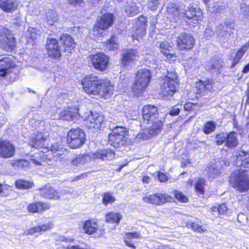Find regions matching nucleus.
Instances as JSON below:
<instances>
[{
    "label": "nucleus",
    "mask_w": 249,
    "mask_h": 249,
    "mask_svg": "<svg viewBox=\"0 0 249 249\" xmlns=\"http://www.w3.org/2000/svg\"><path fill=\"white\" fill-rule=\"evenodd\" d=\"M85 91L89 94L100 95L106 98L109 92V82L94 75H88L82 81Z\"/></svg>",
    "instance_id": "f257e3e1"
},
{
    "label": "nucleus",
    "mask_w": 249,
    "mask_h": 249,
    "mask_svg": "<svg viewBox=\"0 0 249 249\" xmlns=\"http://www.w3.org/2000/svg\"><path fill=\"white\" fill-rule=\"evenodd\" d=\"M142 116L144 123L151 124L149 130L150 134L155 136L161 131L163 121L159 118L157 107L151 105L144 106L142 110Z\"/></svg>",
    "instance_id": "f03ea898"
},
{
    "label": "nucleus",
    "mask_w": 249,
    "mask_h": 249,
    "mask_svg": "<svg viewBox=\"0 0 249 249\" xmlns=\"http://www.w3.org/2000/svg\"><path fill=\"white\" fill-rule=\"evenodd\" d=\"M151 78V72L149 69L138 70L136 75L135 82L132 86V89L135 96H139L145 90Z\"/></svg>",
    "instance_id": "7ed1b4c3"
},
{
    "label": "nucleus",
    "mask_w": 249,
    "mask_h": 249,
    "mask_svg": "<svg viewBox=\"0 0 249 249\" xmlns=\"http://www.w3.org/2000/svg\"><path fill=\"white\" fill-rule=\"evenodd\" d=\"M108 152L107 149L99 150L95 152H90L87 154L76 155L71 160V164L74 166H80L91 160L100 159L102 160H108Z\"/></svg>",
    "instance_id": "20e7f679"
},
{
    "label": "nucleus",
    "mask_w": 249,
    "mask_h": 249,
    "mask_svg": "<svg viewBox=\"0 0 249 249\" xmlns=\"http://www.w3.org/2000/svg\"><path fill=\"white\" fill-rule=\"evenodd\" d=\"M230 182L233 187L241 192L249 189V178L245 170L241 168L234 171L230 178Z\"/></svg>",
    "instance_id": "39448f33"
},
{
    "label": "nucleus",
    "mask_w": 249,
    "mask_h": 249,
    "mask_svg": "<svg viewBox=\"0 0 249 249\" xmlns=\"http://www.w3.org/2000/svg\"><path fill=\"white\" fill-rule=\"evenodd\" d=\"M178 82L177 73L173 70H168L161 88L164 99H168L174 95L176 91V85Z\"/></svg>",
    "instance_id": "423d86ee"
},
{
    "label": "nucleus",
    "mask_w": 249,
    "mask_h": 249,
    "mask_svg": "<svg viewBox=\"0 0 249 249\" xmlns=\"http://www.w3.org/2000/svg\"><path fill=\"white\" fill-rule=\"evenodd\" d=\"M85 142L86 135L81 129L72 128L68 132L67 142L71 148L73 149L79 148Z\"/></svg>",
    "instance_id": "0eeeda50"
},
{
    "label": "nucleus",
    "mask_w": 249,
    "mask_h": 249,
    "mask_svg": "<svg viewBox=\"0 0 249 249\" xmlns=\"http://www.w3.org/2000/svg\"><path fill=\"white\" fill-rule=\"evenodd\" d=\"M126 128L122 126H116L111 129L110 133V145L115 148L123 145L127 139Z\"/></svg>",
    "instance_id": "6e6552de"
},
{
    "label": "nucleus",
    "mask_w": 249,
    "mask_h": 249,
    "mask_svg": "<svg viewBox=\"0 0 249 249\" xmlns=\"http://www.w3.org/2000/svg\"><path fill=\"white\" fill-rule=\"evenodd\" d=\"M216 143L217 145L223 144L229 149L236 147L238 144L237 133L232 131L230 133H221L216 136Z\"/></svg>",
    "instance_id": "1a4fd4ad"
},
{
    "label": "nucleus",
    "mask_w": 249,
    "mask_h": 249,
    "mask_svg": "<svg viewBox=\"0 0 249 249\" xmlns=\"http://www.w3.org/2000/svg\"><path fill=\"white\" fill-rule=\"evenodd\" d=\"M172 198L166 194L155 193L152 195H146L142 196V200L145 203L160 206L172 200Z\"/></svg>",
    "instance_id": "9d476101"
},
{
    "label": "nucleus",
    "mask_w": 249,
    "mask_h": 249,
    "mask_svg": "<svg viewBox=\"0 0 249 249\" xmlns=\"http://www.w3.org/2000/svg\"><path fill=\"white\" fill-rule=\"evenodd\" d=\"M90 64L95 69L103 71L107 69L108 57L104 53H97L89 56Z\"/></svg>",
    "instance_id": "9b49d317"
},
{
    "label": "nucleus",
    "mask_w": 249,
    "mask_h": 249,
    "mask_svg": "<svg viewBox=\"0 0 249 249\" xmlns=\"http://www.w3.org/2000/svg\"><path fill=\"white\" fill-rule=\"evenodd\" d=\"M184 15L186 17L185 22L188 23L190 27H194L201 19L202 13L199 8L188 7V9L185 11Z\"/></svg>",
    "instance_id": "f8f14e48"
},
{
    "label": "nucleus",
    "mask_w": 249,
    "mask_h": 249,
    "mask_svg": "<svg viewBox=\"0 0 249 249\" xmlns=\"http://www.w3.org/2000/svg\"><path fill=\"white\" fill-rule=\"evenodd\" d=\"M46 47L50 57L55 59L60 57L61 52L57 40L53 38H48Z\"/></svg>",
    "instance_id": "ddd939ff"
},
{
    "label": "nucleus",
    "mask_w": 249,
    "mask_h": 249,
    "mask_svg": "<svg viewBox=\"0 0 249 249\" xmlns=\"http://www.w3.org/2000/svg\"><path fill=\"white\" fill-rule=\"evenodd\" d=\"M177 42L181 50L190 49L194 46L195 40L191 35L183 32L178 36Z\"/></svg>",
    "instance_id": "4468645a"
},
{
    "label": "nucleus",
    "mask_w": 249,
    "mask_h": 249,
    "mask_svg": "<svg viewBox=\"0 0 249 249\" xmlns=\"http://www.w3.org/2000/svg\"><path fill=\"white\" fill-rule=\"evenodd\" d=\"M85 122L87 126L89 129L91 130L93 128L98 129L100 128L103 122V116L98 113H93L90 112V114L88 116Z\"/></svg>",
    "instance_id": "2eb2a0df"
},
{
    "label": "nucleus",
    "mask_w": 249,
    "mask_h": 249,
    "mask_svg": "<svg viewBox=\"0 0 249 249\" xmlns=\"http://www.w3.org/2000/svg\"><path fill=\"white\" fill-rule=\"evenodd\" d=\"M15 153V147L11 143L6 141L0 142V156L1 157L9 158L13 157Z\"/></svg>",
    "instance_id": "dca6fc26"
},
{
    "label": "nucleus",
    "mask_w": 249,
    "mask_h": 249,
    "mask_svg": "<svg viewBox=\"0 0 249 249\" xmlns=\"http://www.w3.org/2000/svg\"><path fill=\"white\" fill-rule=\"evenodd\" d=\"M77 107H69L63 110L60 113V117L64 120L71 121L78 119L80 116Z\"/></svg>",
    "instance_id": "f3484780"
},
{
    "label": "nucleus",
    "mask_w": 249,
    "mask_h": 249,
    "mask_svg": "<svg viewBox=\"0 0 249 249\" xmlns=\"http://www.w3.org/2000/svg\"><path fill=\"white\" fill-rule=\"evenodd\" d=\"M15 64L8 57L0 60V76L5 77L11 72V69L14 68Z\"/></svg>",
    "instance_id": "a211bd4d"
},
{
    "label": "nucleus",
    "mask_w": 249,
    "mask_h": 249,
    "mask_svg": "<svg viewBox=\"0 0 249 249\" xmlns=\"http://www.w3.org/2000/svg\"><path fill=\"white\" fill-rule=\"evenodd\" d=\"M39 194L47 199H59L60 198L59 193L50 185H46L39 189Z\"/></svg>",
    "instance_id": "6ab92c4d"
},
{
    "label": "nucleus",
    "mask_w": 249,
    "mask_h": 249,
    "mask_svg": "<svg viewBox=\"0 0 249 249\" xmlns=\"http://www.w3.org/2000/svg\"><path fill=\"white\" fill-rule=\"evenodd\" d=\"M139 53L136 50L133 49L124 50L122 59L123 65L124 66L128 65L130 62L136 59Z\"/></svg>",
    "instance_id": "aec40b11"
},
{
    "label": "nucleus",
    "mask_w": 249,
    "mask_h": 249,
    "mask_svg": "<svg viewBox=\"0 0 249 249\" xmlns=\"http://www.w3.org/2000/svg\"><path fill=\"white\" fill-rule=\"evenodd\" d=\"M46 137L41 132L34 133L29 140V145L33 148H38L42 147L44 145Z\"/></svg>",
    "instance_id": "412c9836"
},
{
    "label": "nucleus",
    "mask_w": 249,
    "mask_h": 249,
    "mask_svg": "<svg viewBox=\"0 0 249 249\" xmlns=\"http://www.w3.org/2000/svg\"><path fill=\"white\" fill-rule=\"evenodd\" d=\"M50 208V205L48 203L36 202L28 205L27 210L31 213H42L44 211L49 210Z\"/></svg>",
    "instance_id": "4be33fe9"
},
{
    "label": "nucleus",
    "mask_w": 249,
    "mask_h": 249,
    "mask_svg": "<svg viewBox=\"0 0 249 249\" xmlns=\"http://www.w3.org/2000/svg\"><path fill=\"white\" fill-rule=\"evenodd\" d=\"M60 41L64 45L65 51L69 53H71L73 50L75 44L71 36L65 34L60 37Z\"/></svg>",
    "instance_id": "5701e85b"
},
{
    "label": "nucleus",
    "mask_w": 249,
    "mask_h": 249,
    "mask_svg": "<svg viewBox=\"0 0 249 249\" xmlns=\"http://www.w3.org/2000/svg\"><path fill=\"white\" fill-rule=\"evenodd\" d=\"M104 9H102L101 14L103 16L101 18H99L97 19V23L95 24V28H97V31L99 29L106 30L109 27V13H105Z\"/></svg>",
    "instance_id": "b1692460"
},
{
    "label": "nucleus",
    "mask_w": 249,
    "mask_h": 249,
    "mask_svg": "<svg viewBox=\"0 0 249 249\" xmlns=\"http://www.w3.org/2000/svg\"><path fill=\"white\" fill-rule=\"evenodd\" d=\"M212 88V84L209 81L204 82L200 80L196 83V93L200 95H205Z\"/></svg>",
    "instance_id": "393cba45"
},
{
    "label": "nucleus",
    "mask_w": 249,
    "mask_h": 249,
    "mask_svg": "<svg viewBox=\"0 0 249 249\" xmlns=\"http://www.w3.org/2000/svg\"><path fill=\"white\" fill-rule=\"evenodd\" d=\"M208 178L210 179H213L220 176L222 173V167L217 163L210 165L206 169Z\"/></svg>",
    "instance_id": "a878e982"
},
{
    "label": "nucleus",
    "mask_w": 249,
    "mask_h": 249,
    "mask_svg": "<svg viewBox=\"0 0 249 249\" xmlns=\"http://www.w3.org/2000/svg\"><path fill=\"white\" fill-rule=\"evenodd\" d=\"M9 163L15 169L22 170L30 167V161L24 159L10 160Z\"/></svg>",
    "instance_id": "bb28decb"
},
{
    "label": "nucleus",
    "mask_w": 249,
    "mask_h": 249,
    "mask_svg": "<svg viewBox=\"0 0 249 249\" xmlns=\"http://www.w3.org/2000/svg\"><path fill=\"white\" fill-rule=\"evenodd\" d=\"M161 53L168 59H171L175 57L172 51V46L167 41H164L160 44Z\"/></svg>",
    "instance_id": "cd10ccee"
},
{
    "label": "nucleus",
    "mask_w": 249,
    "mask_h": 249,
    "mask_svg": "<svg viewBox=\"0 0 249 249\" xmlns=\"http://www.w3.org/2000/svg\"><path fill=\"white\" fill-rule=\"evenodd\" d=\"M18 5L17 2L15 0H0V8L7 12L15 10Z\"/></svg>",
    "instance_id": "c85d7f7f"
},
{
    "label": "nucleus",
    "mask_w": 249,
    "mask_h": 249,
    "mask_svg": "<svg viewBox=\"0 0 249 249\" xmlns=\"http://www.w3.org/2000/svg\"><path fill=\"white\" fill-rule=\"evenodd\" d=\"M126 14L129 16H134L140 12V8L137 6L136 2L130 0L125 6Z\"/></svg>",
    "instance_id": "c756f323"
},
{
    "label": "nucleus",
    "mask_w": 249,
    "mask_h": 249,
    "mask_svg": "<svg viewBox=\"0 0 249 249\" xmlns=\"http://www.w3.org/2000/svg\"><path fill=\"white\" fill-rule=\"evenodd\" d=\"M53 225L51 223L43 224L42 225L38 226L32 228L25 232V234L27 235H32L36 233H38L41 231H44L52 229Z\"/></svg>",
    "instance_id": "7c9ffc66"
},
{
    "label": "nucleus",
    "mask_w": 249,
    "mask_h": 249,
    "mask_svg": "<svg viewBox=\"0 0 249 249\" xmlns=\"http://www.w3.org/2000/svg\"><path fill=\"white\" fill-rule=\"evenodd\" d=\"M223 66V62L221 60L213 58L211 59L210 66H207L209 71L213 73H220V70Z\"/></svg>",
    "instance_id": "2f4dec72"
},
{
    "label": "nucleus",
    "mask_w": 249,
    "mask_h": 249,
    "mask_svg": "<svg viewBox=\"0 0 249 249\" xmlns=\"http://www.w3.org/2000/svg\"><path fill=\"white\" fill-rule=\"evenodd\" d=\"M249 48V43H245L240 48L236 53V55L232 60L231 68H233L241 60Z\"/></svg>",
    "instance_id": "473e14b6"
},
{
    "label": "nucleus",
    "mask_w": 249,
    "mask_h": 249,
    "mask_svg": "<svg viewBox=\"0 0 249 249\" xmlns=\"http://www.w3.org/2000/svg\"><path fill=\"white\" fill-rule=\"evenodd\" d=\"M7 33L8 34L5 33V36L3 39L4 43L6 44L5 47L7 50H12L15 47V38L13 35L10 34V32Z\"/></svg>",
    "instance_id": "72a5a7b5"
},
{
    "label": "nucleus",
    "mask_w": 249,
    "mask_h": 249,
    "mask_svg": "<svg viewBox=\"0 0 249 249\" xmlns=\"http://www.w3.org/2000/svg\"><path fill=\"white\" fill-rule=\"evenodd\" d=\"M83 229L85 233L92 234L97 230V224L95 221L87 220L84 223Z\"/></svg>",
    "instance_id": "f704fd0d"
},
{
    "label": "nucleus",
    "mask_w": 249,
    "mask_h": 249,
    "mask_svg": "<svg viewBox=\"0 0 249 249\" xmlns=\"http://www.w3.org/2000/svg\"><path fill=\"white\" fill-rule=\"evenodd\" d=\"M244 156L239 154L237 157L236 164L238 166H243L244 168H249V154L245 155L244 152H242Z\"/></svg>",
    "instance_id": "c9c22d12"
},
{
    "label": "nucleus",
    "mask_w": 249,
    "mask_h": 249,
    "mask_svg": "<svg viewBox=\"0 0 249 249\" xmlns=\"http://www.w3.org/2000/svg\"><path fill=\"white\" fill-rule=\"evenodd\" d=\"M235 25L233 22H226L223 21L217 26V30L219 31H228L229 30H236L235 28Z\"/></svg>",
    "instance_id": "e433bc0d"
},
{
    "label": "nucleus",
    "mask_w": 249,
    "mask_h": 249,
    "mask_svg": "<svg viewBox=\"0 0 249 249\" xmlns=\"http://www.w3.org/2000/svg\"><path fill=\"white\" fill-rule=\"evenodd\" d=\"M47 23L49 26L54 24L57 20V14L56 11L49 10L46 13Z\"/></svg>",
    "instance_id": "4c0bfd02"
},
{
    "label": "nucleus",
    "mask_w": 249,
    "mask_h": 249,
    "mask_svg": "<svg viewBox=\"0 0 249 249\" xmlns=\"http://www.w3.org/2000/svg\"><path fill=\"white\" fill-rule=\"evenodd\" d=\"M146 22L147 19L145 17L143 16L140 17L136 21V30L137 31H145Z\"/></svg>",
    "instance_id": "58836bf2"
},
{
    "label": "nucleus",
    "mask_w": 249,
    "mask_h": 249,
    "mask_svg": "<svg viewBox=\"0 0 249 249\" xmlns=\"http://www.w3.org/2000/svg\"><path fill=\"white\" fill-rule=\"evenodd\" d=\"M15 185L17 188L23 190L32 188L34 183L32 182L19 179L16 181Z\"/></svg>",
    "instance_id": "ea45409f"
},
{
    "label": "nucleus",
    "mask_w": 249,
    "mask_h": 249,
    "mask_svg": "<svg viewBox=\"0 0 249 249\" xmlns=\"http://www.w3.org/2000/svg\"><path fill=\"white\" fill-rule=\"evenodd\" d=\"M216 128V124L214 122L211 121L207 122L204 125L203 131L206 134H209L213 132Z\"/></svg>",
    "instance_id": "a19ab883"
},
{
    "label": "nucleus",
    "mask_w": 249,
    "mask_h": 249,
    "mask_svg": "<svg viewBox=\"0 0 249 249\" xmlns=\"http://www.w3.org/2000/svg\"><path fill=\"white\" fill-rule=\"evenodd\" d=\"M122 216L120 213H110V223L112 222L115 224V226L112 228L114 229L117 225H118L121 219Z\"/></svg>",
    "instance_id": "79ce46f5"
},
{
    "label": "nucleus",
    "mask_w": 249,
    "mask_h": 249,
    "mask_svg": "<svg viewBox=\"0 0 249 249\" xmlns=\"http://www.w3.org/2000/svg\"><path fill=\"white\" fill-rule=\"evenodd\" d=\"M240 12L245 17H249V0H242Z\"/></svg>",
    "instance_id": "37998d69"
},
{
    "label": "nucleus",
    "mask_w": 249,
    "mask_h": 249,
    "mask_svg": "<svg viewBox=\"0 0 249 249\" xmlns=\"http://www.w3.org/2000/svg\"><path fill=\"white\" fill-rule=\"evenodd\" d=\"M110 52L111 51H114V53H118L119 52V45L117 42V40L113 36L110 38Z\"/></svg>",
    "instance_id": "c03bdc74"
},
{
    "label": "nucleus",
    "mask_w": 249,
    "mask_h": 249,
    "mask_svg": "<svg viewBox=\"0 0 249 249\" xmlns=\"http://www.w3.org/2000/svg\"><path fill=\"white\" fill-rule=\"evenodd\" d=\"M205 185V180L202 178L198 179L195 185L196 191L200 195L204 193V186Z\"/></svg>",
    "instance_id": "a18cd8bd"
},
{
    "label": "nucleus",
    "mask_w": 249,
    "mask_h": 249,
    "mask_svg": "<svg viewBox=\"0 0 249 249\" xmlns=\"http://www.w3.org/2000/svg\"><path fill=\"white\" fill-rule=\"evenodd\" d=\"M186 226L188 228H191L195 231L201 232L203 231L202 226L192 222H188L186 224Z\"/></svg>",
    "instance_id": "49530a36"
},
{
    "label": "nucleus",
    "mask_w": 249,
    "mask_h": 249,
    "mask_svg": "<svg viewBox=\"0 0 249 249\" xmlns=\"http://www.w3.org/2000/svg\"><path fill=\"white\" fill-rule=\"evenodd\" d=\"M173 194L175 198L181 202H186L188 201V198L179 191L175 190Z\"/></svg>",
    "instance_id": "de8ad7c7"
},
{
    "label": "nucleus",
    "mask_w": 249,
    "mask_h": 249,
    "mask_svg": "<svg viewBox=\"0 0 249 249\" xmlns=\"http://www.w3.org/2000/svg\"><path fill=\"white\" fill-rule=\"evenodd\" d=\"M160 0H148V6L152 11L156 9L157 5L159 4Z\"/></svg>",
    "instance_id": "09e8293b"
},
{
    "label": "nucleus",
    "mask_w": 249,
    "mask_h": 249,
    "mask_svg": "<svg viewBox=\"0 0 249 249\" xmlns=\"http://www.w3.org/2000/svg\"><path fill=\"white\" fill-rule=\"evenodd\" d=\"M140 237V235L139 233L137 232H128L125 233V239L131 240L132 239L134 238H139Z\"/></svg>",
    "instance_id": "8fccbe9b"
},
{
    "label": "nucleus",
    "mask_w": 249,
    "mask_h": 249,
    "mask_svg": "<svg viewBox=\"0 0 249 249\" xmlns=\"http://www.w3.org/2000/svg\"><path fill=\"white\" fill-rule=\"evenodd\" d=\"M25 37L27 39V41L29 40L34 41L37 37L36 32H26Z\"/></svg>",
    "instance_id": "3c124183"
},
{
    "label": "nucleus",
    "mask_w": 249,
    "mask_h": 249,
    "mask_svg": "<svg viewBox=\"0 0 249 249\" xmlns=\"http://www.w3.org/2000/svg\"><path fill=\"white\" fill-rule=\"evenodd\" d=\"M181 108L178 106H175L171 108L169 114L172 116H176L179 114Z\"/></svg>",
    "instance_id": "603ef678"
},
{
    "label": "nucleus",
    "mask_w": 249,
    "mask_h": 249,
    "mask_svg": "<svg viewBox=\"0 0 249 249\" xmlns=\"http://www.w3.org/2000/svg\"><path fill=\"white\" fill-rule=\"evenodd\" d=\"M227 207L225 204L219 205V214H224L227 212Z\"/></svg>",
    "instance_id": "864d4df0"
},
{
    "label": "nucleus",
    "mask_w": 249,
    "mask_h": 249,
    "mask_svg": "<svg viewBox=\"0 0 249 249\" xmlns=\"http://www.w3.org/2000/svg\"><path fill=\"white\" fill-rule=\"evenodd\" d=\"M158 178L160 182H165L167 180L166 175L162 172H159L158 173Z\"/></svg>",
    "instance_id": "5fc2aeb1"
},
{
    "label": "nucleus",
    "mask_w": 249,
    "mask_h": 249,
    "mask_svg": "<svg viewBox=\"0 0 249 249\" xmlns=\"http://www.w3.org/2000/svg\"><path fill=\"white\" fill-rule=\"evenodd\" d=\"M65 152H66V149L62 146L61 147H60V148L53 154L55 156H60L64 154Z\"/></svg>",
    "instance_id": "6e6d98bb"
},
{
    "label": "nucleus",
    "mask_w": 249,
    "mask_h": 249,
    "mask_svg": "<svg viewBox=\"0 0 249 249\" xmlns=\"http://www.w3.org/2000/svg\"><path fill=\"white\" fill-rule=\"evenodd\" d=\"M62 146V145H59L56 143H53L51 147V151L54 154L60 148V147H61Z\"/></svg>",
    "instance_id": "4d7b16f0"
},
{
    "label": "nucleus",
    "mask_w": 249,
    "mask_h": 249,
    "mask_svg": "<svg viewBox=\"0 0 249 249\" xmlns=\"http://www.w3.org/2000/svg\"><path fill=\"white\" fill-rule=\"evenodd\" d=\"M109 202V193H107L105 194V195L103 198V203L106 206Z\"/></svg>",
    "instance_id": "13d9d810"
},
{
    "label": "nucleus",
    "mask_w": 249,
    "mask_h": 249,
    "mask_svg": "<svg viewBox=\"0 0 249 249\" xmlns=\"http://www.w3.org/2000/svg\"><path fill=\"white\" fill-rule=\"evenodd\" d=\"M194 105L191 103H186L184 106V109L187 111H190L193 109Z\"/></svg>",
    "instance_id": "bf43d9fd"
},
{
    "label": "nucleus",
    "mask_w": 249,
    "mask_h": 249,
    "mask_svg": "<svg viewBox=\"0 0 249 249\" xmlns=\"http://www.w3.org/2000/svg\"><path fill=\"white\" fill-rule=\"evenodd\" d=\"M188 62L189 64L191 65V67H195L196 64H197L198 61L196 58H190L188 60Z\"/></svg>",
    "instance_id": "052dcab7"
},
{
    "label": "nucleus",
    "mask_w": 249,
    "mask_h": 249,
    "mask_svg": "<svg viewBox=\"0 0 249 249\" xmlns=\"http://www.w3.org/2000/svg\"><path fill=\"white\" fill-rule=\"evenodd\" d=\"M124 242L127 246L130 247L133 249H136L135 246L132 243L130 240H127L125 239Z\"/></svg>",
    "instance_id": "680f3d73"
},
{
    "label": "nucleus",
    "mask_w": 249,
    "mask_h": 249,
    "mask_svg": "<svg viewBox=\"0 0 249 249\" xmlns=\"http://www.w3.org/2000/svg\"><path fill=\"white\" fill-rule=\"evenodd\" d=\"M69 2L72 5H76L80 4L82 2V0H68Z\"/></svg>",
    "instance_id": "e2e57ef3"
},
{
    "label": "nucleus",
    "mask_w": 249,
    "mask_h": 249,
    "mask_svg": "<svg viewBox=\"0 0 249 249\" xmlns=\"http://www.w3.org/2000/svg\"><path fill=\"white\" fill-rule=\"evenodd\" d=\"M150 178L148 176H143L142 178V181L143 183L148 184L150 182Z\"/></svg>",
    "instance_id": "0e129e2a"
},
{
    "label": "nucleus",
    "mask_w": 249,
    "mask_h": 249,
    "mask_svg": "<svg viewBox=\"0 0 249 249\" xmlns=\"http://www.w3.org/2000/svg\"><path fill=\"white\" fill-rule=\"evenodd\" d=\"M156 21V18L153 17L151 20L152 23H151V30L152 31H154L155 30Z\"/></svg>",
    "instance_id": "69168bd1"
},
{
    "label": "nucleus",
    "mask_w": 249,
    "mask_h": 249,
    "mask_svg": "<svg viewBox=\"0 0 249 249\" xmlns=\"http://www.w3.org/2000/svg\"><path fill=\"white\" fill-rule=\"evenodd\" d=\"M67 249H84L81 248L78 246H68L67 247Z\"/></svg>",
    "instance_id": "338daca9"
},
{
    "label": "nucleus",
    "mask_w": 249,
    "mask_h": 249,
    "mask_svg": "<svg viewBox=\"0 0 249 249\" xmlns=\"http://www.w3.org/2000/svg\"><path fill=\"white\" fill-rule=\"evenodd\" d=\"M249 71V63L247 64L242 70V72L244 73H248Z\"/></svg>",
    "instance_id": "774afa93"
}]
</instances>
